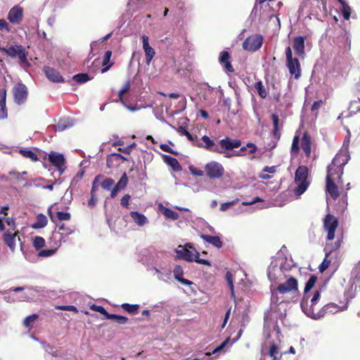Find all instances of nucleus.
I'll use <instances>...</instances> for the list:
<instances>
[{
	"label": "nucleus",
	"instance_id": "obj_1",
	"mask_svg": "<svg viewBox=\"0 0 360 360\" xmlns=\"http://www.w3.org/2000/svg\"><path fill=\"white\" fill-rule=\"evenodd\" d=\"M287 258L278 257L271 261L268 267V278L274 283H278L285 278V271L290 268V265L285 264Z\"/></svg>",
	"mask_w": 360,
	"mask_h": 360
},
{
	"label": "nucleus",
	"instance_id": "obj_2",
	"mask_svg": "<svg viewBox=\"0 0 360 360\" xmlns=\"http://www.w3.org/2000/svg\"><path fill=\"white\" fill-rule=\"evenodd\" d=\"M176 257L188 262L195 261L198 264L210 266L209 260L199 258V252L192 243L179 245L176 250Z\"/></svg>",
	"mask_w": 360,
	"mask_h": 360
},
{
	"label": "nucleus",
	"instance_id": "obj_3",
	"mask_svg": "<svg viewBox=\"0 0 360 360\" xmlns=\"http://www.w3.org/2000/svg\"><path fill=\"white\" fill-rule=\"evenodd\" d=\"M302 13L326 16L328 13L326 0H304L300 7Z\"/></svg>",
	"mask_w": 360,
	"mask_h": 360
},
{
	"label": "nucleus",
	"instance_id": "obj_4",
	"mask_svg": "<svg viewBox=\"0 0 360 360\" xmlns=\"http://www.w3.org/2000/svg\"><path fill=\"white\" fill-rule=\"evenodd\" d=\"M308 172L307 166L300 165L295 172L294 183L296 186L294 188V193L297 198L306 192L309 186Z\"/></svg>",
	"mask_w": 360,
	"mask_h": 360
},
{
	"label": "nucleus",
	"instance_id": "obj_5",
	"mask_svg": "<svg viewBox=\"0 0 360 360\" xmlns=\"http://www.w3.org/2000/svg\"><path fill=\"white\" fill-rule=\"evenodd\" d=\"M320 300V293L319 291H316L309 300L310 307H308V295H304L300 302V307L304 313L309 317H311L314 319H320L323 314L320 311H317L315 309L316 304Z\"/></svg>",
	"mask_w": 360,
	"mask_h": 360
},
{
	"label": "nucleus",
	"instance_id": "obj_6",
	"mask_svg": "<svg viewBox=\"0 0 360 360\" xmlns=\"http://www.w3.org/2000/svg\"><path fill=\"white\" fill-rule=\"evenodd\" d=\"M350 137L351 134L349 132L347 133L344 143L342 146L341 149L339 152L335 155L333 158V165H338V170L342 172V165H345L347 164L348 160L350 157L349 155V145L350 143Z\"/></svg>",
	"mask_w": 360,
	"mask_h": 360
},
{
	"label": "nucleus",
	"instance_id": "obj_7",
	"mask_svg": "<svg viewBox=\"0 0 360 360\" xmlns=\"http://www.w3.org/2000/svg\"><path fill=\"white\" fill-rule=\"evenodd\" d=\"M285 56L287 60V68L291 75H293L295 79L300 77V63L299 59L292 57V51L290 46H287L285 49Z\"/></svg>",
	"mask_w": 360,
	"mask_h": 360
},
{
	"label": "nucleus",
	"instance_id": "obj_8",
	"mask_svg": "<svg viewBox=\"0 0 360 360\" xmlns=\"http://www.w3.org/2000/svg\"><path fill=\"white\" fill-rule=\"evenodd\" d=\"M0 51L5 52V53L11 57H18L21 63H27V52L25 49L20 45H13L9 48H0Z\"/></svg>",
	"mask_w": 360,
	"mask_h": 360
},
{
	"label": "nucleus",
	"instance_id": "obj_9",
	"mask_svg": "<svg viewBox=\"0 0 360 360\" xmlns=\"http://www.w3.org/2000/svg\"><path fill=\"white\" fill-rule=\"evenodd\" d=\"M334 166H328L327 174H326V192L329 193L330 196L334 200H336L339 196L340 193L338 191V186L335 184L333 176Z\"/></svg>",
	"mask_w": 360,
	"mask_h": 360
},
{
	"label": "nucleus",
	"instance_id": "obj_10",
	"mask_svg": "<svg viewBox=\"0 0 360 360\" xmlns=\"http://www.w3.org/2000/svg\"><path fill=\"white\" fill-rule=\"evenodd\" d=\"M205 171L210 179H219L222 177L224 169L221 164L212 160L205 166Z\"/></svg>",
	"mask_w": 360,
	"mask_h": 360
},
{
	"label": "nucleus",
	"instance_id": "obj_11",
	"mask_svg": "<svg viewBox=\"0 0 360 360\" xmlns=\"http://www.w3.org/2000/svg\"><path fill=\"white\" fill-rule=\"evenodd\" d=\"M262 40V37L260 34L251 35L243 42V48L248 51H255L260 49Z\"/></svg>",
	"mask_w": 360,
	"mask_h": 360
},
{
	"label": "nucleus",
	"instance_id": "obj_12",
	"mask_svg": "<svg viewBox=\"0 0 360 360\" xmlns=\"http://www.w3.org/2000/svg\"><path fill=\"white\" fill-rule=\"evenodd\" d=\"M338 225V221L334 216L330 214L326 216L324 220V228L327 231V238L328 240L334 239L335 231Z\"/></svg>",
	"mask_w": 360,
	"mask_h": 360
},
{
	"label": "nucleus",
	"instance_id": "obj_13",
	"mask_svg": "<svg viewBox=\"0 0 360 360\" xmlns=\"http://www.w3.org/2000/svg\"><path fill=\"white\" fill-rule=\"evenodd\" d=\"M14 101L18 105H22L26 102L27 97V89L26 85L18 84L13 87Z\"/></svg>",
	"mask_w": 360,
	"mask_h": 360
},
{
	"label": "nucleus",
	"instance_id": "obj_14",
	"mask_svg": "<svg viewBox=\"0 0 360 360\" xmlns=\"http://www.w3.org/2000/svg\"><path fill=\"white\" fill-rule=\"evenodd\" d=\"M298 287V283L294 278H290L285 282L281 283L277 287V292L280 294H286L296 292Z\"/></svg>",
	"mask_w": 360,
	"mask_h": 360
},
{
	"label": "nucleus",
	"instance_id": "obj_15",
	"mask_svg": "<svg viewBox=\"0 0 360 360\" xmlns=\"http://www.w3.org/2000/svg\"><path fill=\"white\" fill-rule=\"evenodd\" d=\"M49 160L56 167L60 174L65 171V158L62 153L52 151L49 155Z\"/></svg>",
	"mask_w": 360,
	"mask_h": 360
},
{
	"label": "nucleus",
	"instance_id": "obj_16",
	"mask_svg": "<svg viewBox=\"0 0 360 360\" xmlns=\"http://www.w3.org/2000/svg\"><path fill=\"white\" fill-rule=\"evenodd\" d=\"M142 41H143V49L145 52V57H146V63L147 64H150L152 59L155 55V50L150 47L149 44V39L148 37L146 35H143L141 37Z\"/></svg>",
	"mask_w": 360,
	"mask_h": 360
},
{
	"label": "nucleus",
	"instance_id": "obj_17",
	"mask_svg": "<svg viewBox=\"0 0 360 360\" xmlns=\"http://www.w3.org/2000/svg\"><path fill=\"white\" fill-rule=\"evenodd\" d=\"M23 11L20 6H15L8 12L7 19L13 23H20L22 19Z\"/></svg>",
	"mask_w": 360,
	"mask_h": 360
},
{
	"label": "nucleus",
	"instance_id": "obj_18",
	"mask_svg": "<svg viewBox=\"0 0 360 360\" xmlns=\"http://www.w3.org/2000/svg\"><path fill=\"white\" fill-rule=\"evenodd\" d=\"M293 49L295 54L302 57L305 53V38L302 36L295 37L293 40Z\"/></svg>",
	"mask_w": 360,
	"mask_h": 360
},
{
	"label": "nucleus",
	"instance_id": "obj_19",
	"mask_svg": "<svg viewBox=\"0 0 360 360\" xmlns=\"http://www.w3.org/2000/svg\"><path fill=\"white\" fill-rule=\"evenodd\" d=\"M219 144L221 148V150H222L224 153V150H232L233 148L240 147L241 141L239 140H231L229 138L226 137L221 140Z\"/></svg>",
	"mask_w": 360,
	"mask_h": 360
},
{
	"label": "nucleus",
	"instance_id": "obj_20",
	"mask_svg": "<svg viewBox=\"0 0 360 360\" xmlns=\"http://www.w3.org/2000/svg\"><path fill=\"white\" fill-rule=\"evenodd\" d=\"M127 159L120 153H111L107 157L106 164L109 167H114L119 166L122 160H127Z\"/></svg>",
	"mask_w": 360,
	"mask_h": 360
},
{
	"label": "nucleus",
	"instance_id": "obj_21",
	"mask_svg": "<svg viewBox=\"0 0 360 360\" xmlns=\"http://www.w3.org/2000/svg\"><path fill=\"white\" fill-rule=\"evenodd\" d=\"M128 181L129 180L126 173H124L120 179L119 180V181L111 190V198H115L118 192H120V191H123V189L125 188V187L128 184Z\"/></svg>",
	"mask_w": 360,
	"mask_h": 360
},
{
	"label": "nucleus",
	"instance_id": "obj_22",
	"mask_svg": "<svg viewBox=\"0 0 360 360\" xmlns=\"http://www.w3.org/2000/svg\"><path fill=\"white\" fill-rule=\"evenodd\" d=\"M281 354H279L277 345L272 344L270 346L268 352H265L264 350L262 351L260 360H265L267 356L272 358L273 360H278L281 357Z\"/></svg>",
	"mask_w": 360,
	"mask_h": 360
},
{
	"label": "nucleus",
	"instance_id": "obj_23",
	"mask_svg": "<svg viewBox=\"0 0 360 360\" xmlns=\"http://www.w3.org/2000/svg\"><path fill=\"white\" fill-rule=\"evenodd\" d=\"M17 236L16 232L6 231L3 236V239L5 243L8 246L11 251L15 249V237Z\"/></svg>",
	"mask_w": 360,
	"mask_h": 360
},
{
	"label": "nucleus",
	"instance_id": "obj_24",
	"mask_svg": "<svg viewBox=\"0 0 360 360\" xmlns=\"http://www.w3.org/2000/svg\"><path fill=\"white\" fill-rule=\"evenodd\" d=\"M7 115L6 91L0 89V120L6 119Z\"/></svg>",
	"mask_w": 360,
	"mask_h": 360
},
{
	"label": "nucleus",
	"instance_id": "obj_25",
	"mask_svg": "<svg viewBox=\"0 0 360 360\" xmlns=\"http://www.w3.org/2000/svg\"><path fill=\"white\" fill-rule=\"evenodd\" d=\"M173 272L175 279L179 282L181 283L184 285H192V281L184 278V269L181 266L176 265L174 267Z\"/></svg>",
	"mask_w": 360,
	"mask_h": 360
},
{
	"label": "nucleus",
	"instance_id": "obj_26",
	"mask_svg": "<svg viewBox=\"0 0 360 360\" xmlns=\"http://www.w3.org/2000/svg\"><path fill=\"white\" fill-rule=\"evenodd\" d=\"M131 217L134 223H136L140 227H143L145 224L148 223V219L146 217L138 211H131Z\"/></svg>",
	"mask_w": 360,
	"mask_h": 360
},
{
	"label": "nucleus",
	"instance_id": "obj_27",
	"mask_svg": "<svg viewBox=\"0 0 360 360\" xmlns=\"http://www.w3.org/2000/svg\"><path fill=\"white\" fill-rule=\"evenodd\" d=\"M44 72L46 77L49 79L51 80L52 82H60V81L63 80V78L58 70H56L47 66L44 68Z\"/></svg>",
	"mask_w": 360,
	"mask_h": 360
},
{
	"label": "nucleus",
	"instance_id": "obj_28",
	"mask_svg": "<svg viewBox=\"0 0 360 360\" xmlns=\"http://www.w3.org/2000/svg\"><path fill=\"white\" fill-rule=\"evenodd\" d=\"M229 341V338L226 339L225 340L223 341V342L221 345L216 347V348L214 350H212V352H206L204 356H202V358H200V359L197 358V359H194L193 360H212V358H210V355L221 352L225 348V347L227 345Z\"/></svg>",
	"mask_w": 360,
	"mask_h": 360
},
{
	"label": "nucleus",
	"instance_id": "obj_29",
	"mask_svg": "<svg viewBox=\"0 0 360 360\" xmlns=\"http://www.w3.org/2000/svg\"><path fill=\"white\" fill-rule=\"evenodd\" d=\"M229 58H230V55L229 54V52L226 51H223L222 52H221V54L219 56V62L221 64H223L225 69L228 72H231L234 71V69L229 61Z\"/></svg>",
	"mask_w": 360,
	"mask_h": 360
},
{
	"label": "nucleus",
	"instance_id": "obj_30",
	"mask_svg": "<svg viewBox=\"0 0 360 360\" xmlns=\"http://www.w3.org/2000/svg\"><path fill=\"white\" fill-rule=\"evenodd\" d=\"M74 124L73 120L69 117H65L59 120L57 125L55 126L56 130L63 131L66 129L72 127Z\"/></svg>",
	"mask_w": 360,
	"mask_h": 360
},
{
	"label": "nucleus",
	"instance_id": "obj_31",
	"mask_svg": "<svg viewBox=\"0 0 360 360\" xmlns=\"http://www.w3.org/2000/svg\"><path fill=\"white\" fill-rule=\"evenodd\" d=\"M333 248L330 246L329 244H326L325 247L326 250V257L322 262V263L319 266V271L323 272L326 271V269L329 266L330 264V260L328 259V255L330 254V252L333 250Z\"/></svg>",
	"mask_w": 360,
	"mask_h": 360
},
{
	"label": "nucleus",
	"instance_id": "obj_32",
	"mask_svg": "<svg viewBox=\"0 0 360 360\" xmlns=\"http://www.w3.org/2000/svg\"><path fill=\"white\" fill-rule=\"evenodd\" d=\"M257 150L256 145L253 143H248L246 146L242 147L239 150L235 151L236 156H243L246 155V151L248 153H254Z\"/></svg>",
	"mask_w": 360,
	"mask_h": 360
},
{
	"label": "nucleus",
	"instance_id": "obj_33",
	"mask_svg": "<svg viewBox=\"0 0 360 360\" xmlns=\"http://www.w3.org/2000/svg\"><path fill=\"white\" fill-rule=\"evenodd\" d=\"M202 141L203 143L205 144L204 148H205L206 149H207L209 150L214 151V152L221 153H223V150H220V149L217 148V147H215V143L212 140H211V139L209 138L208 136H206V135L202 136Z\"/></svg>",
	"mask_w": 360,
	"mask_h": 360
},
{
	"label": "nucleus",
	"instance_id": "obj_34",
	"mask_svg": "<svg viewBox=\"0 0 360 360\" xmlns=\"http://www.w3.org/2000/svg\"><path fill=\"white\" fill-rule=\"evenodd\" d=\"M200 237L204 241L207 242L210 244L213 245L217 248H221L223 245L220 238L219 236H211L207 235H201Z\"/></svg>",
	"mask_w": 360,
	"mask_h": 360
},
{
	"label": "nucleus",
	"instance_id": "obj_35",
	"mask_svg": "<svg viewBox=\"0 0 360 360\" xmlns=\"http://www.w3.org/2000/svg\"><path fill=\"white\" fill-rule=\"evenodd\" d=\"M48 220L46 215L39 214L36 217V221L32 224V228L39 229L46 227Z\"/></svg>",
	"mask_w": 360,
	"mask_h": 360
},
{
	"label": "nucleus",
	"instance_id": "obj_36",
	"mask_svg": "<svg viewBox=\"0 0 360 360\" xmlns=\"http://www.w3.org/2000/svg\"><path fill=\"white\" fill-rule=\"evenodd\" d=\"M163 160L174 171H180L181 169V167L176 158L169 155H163Z\"/></svg>",
	"mask_w": 360,
	"mask_h": 360
},
{
	"label": "nucleus",
	"instance_id": "obj_37",
	"mask_svg": "<svg viewBox=\"0 0 360 360\" xmlns=\"http://www.w3.org/2000/svg\"><path fill=\"white\" fill-rule=\"evenodd\" d=\"M154 271L158 274V278L159 280H164V278H169V276L171 275V271L169 269L168 270H165L164 268H157L154 267Z\"/></svg>",
	"mask_w": 360,
	"mask_h": 360
},
{
	"label": "nucleus",
	"instance_id": "obj_38",
	"mask_svg": "<svg viewBox=\"0 0 360 360\" xmlns=\"http://www.w3.org/2000/svg\"><path fill=\"white\" fill-rule=\"evenodd\" d=\"M271 326H273L274 329H278L276 323L273 321V319L271 317V314L269 311H268L264 316V328L266 330H269Z\"/></svg>",
	"mask_w": 360,
	"mask_h": 360
},
{
	"label": "nucleus",
	"instance_id": "obj_39",
	"mask_svg": "<svg viewBox=\"0 0 360 360\" xmlns=\"http://www.w3.org/2000/svg\"><path fill=\"white\" fill-rule=\"evenodd\" d=\"M20 153L22 154V155L25 158L30 159L32 161H36L38 160L37 155L32 150L26 148L20 149Z\"/></svg>",
	"mask_w": 360,
	"mask_h": 360
},
{
	"label": "nucleus",
	"instance_id": "obj_40",
	"mask_svg": "<svg viewBox=\"0 0 360 360\" xmlns=\"http://www.w3.org/2000/svg\"><path fill=\"white\" fill-rule=\"evenodd\" d=\"M255 88L262 98H265L267 96L268 92L261 82L255 83Z\"/></svg>",
	"mask_w": 360,
	"mask_h": 360
},
{
	"label": "nucleus",
	"instance_id": "obj_41",
	"mask_svg": "<svg viewBox=\"0 0 360 360\" xmlns=\"http://www.w3.org/2000/svg\"><path fill=\"white\" fill-rule=\"evenodd\" d=\"M316 281V277L314 275H312L309 277V280L306 283V286L304 288V295H308V292L310 291L311 288L314 287L315 283Z\"/></svg>",
	"mask_w": 360,
	"mask_h": 360
},
{
	"label": "nucleus",
	"instance_id": "obj_42",
	"mask_svg": "<svg viewBox=\"0 0 360 360\" xmlns=\"http://www.w3.org/2000/svg\"><path fill=\"white\" fill-rule=\"evenodd\" d=\"M162 213L163 215L166 217L170 218L172 220H177L179 218V214L175 212V211L169 208L163 207Z\"/></svg>",
	"mask_w": 360,
	"mask_h": 360
},
{
	"label": "nucleus",
	"instance_id": "obj_43",
	"mask_svg": "<svg viewBox=\"0 0 360 360\" xmlns=\"http://www.w3.org/2000/svg\"><path fill=\"white\" fill-rule=\"evenodd\" d=\"M225 278L228 282V285L230 288L232 297H235L233 274L230 271H227Z\"/></svg>",
	"mask_w": 360,
	"mask_h": 360
},
{
	"label": "nucleus",
	"instance_id": "obj_44",
	"mask_svg": "<svg viewBox=\"0 0 360 360\" xmlns=\"http://www.w3.org/2000/svg\"><path fill=\"white\" fill-rule=\"evenodd\" d=\"M108 319L115 320V321L120 324H125L128 321V318H127L126 316H119V315H115V314H109Z\"/></svg>",
	"mask_w": 360,
	"mask_h": 360
},
{
	"label": "nucleus",
	"instance_id": "obj_45",
	"mask_svg": "<svg viewBox=\"0 0 360 360\" xmlns=\"http://www.w3.org/2000/svg\"><path fill=\"white\" fill-rule=\"evenodd\" d=\"M73 79L77 83H85L90 79L87 73H79L73 77Z\"/></svg>",
	"mask_w": 360,
	"mask_h": 360
},
{
	"label": "nucleus",
	"instance_id": "obj_46",
	"mask_svg": "<svg viewBox=\"0 0 360 360\" xmlns=\"http://www.w3.org/2000/svg\"><path fill=\"white\" fill-rule=\"evenodd\" d=\"M302 149L306 153V155L309 157L311 153V147L309 140L306 136H304L302 142Z\"/></svg>",
	"mask_w": 360,
	"mask_h": 360
},
{
	"label": "nucleus",
	"instance_id": "obj_47",
	"mask_svg": "<svg viewBox=\"0 0 360 360\" xmlns=\"http://www.w3.org/2000/svg\"><path fill=\"white\" fill-rule=\"evenodd\" d=\"M45 245V239L41 236H36L33 239V245L35 249L39 250Z\"/></svg>",
	"mask_w": 360,
	"mask_h": 360
},
{
	"label": "nucleus",
	"instance_id": "obj_48",
	"mask_svg": "<svg viewBox=\"0 0 360 360\" xmlns=\"http://www.w3.org/2000/svg\"><path fill=\"white\" fill-rule=\"evenodd\" d=\"M122 308L129 313H135L136 311H137L139 306L138 304L124 303L122 304Z\"/></svg>",
	"mask_w": 360,
	"mask_h": 360
},
{
	"label": "nucleus",
	"instance_id": "obj_49",
	"mask_svg": "<svg viewBox=\"0 0 360 360\" xmlns=\"http://www.w3.org/2000/svg\"><path fill=\"white\" fill-rule=\"evenodd\" d=\"M176 131L179 134L183 136H186V137L188 139V141L193 142L194 141V137L192 136L190 133H188V130H186L183 127H179L176 129Z\"/></svg>",
	"mask_w": 360,
	"mask_h": 360
},
{
	"label": "nucleus",
	"instance_id": "obj_50",
	"mask_svg": "<svg viewBox=\"0 0 360 360\" xmlns=\"http://www.w3.org/2000/svg\"><path fill=\"white\" fill-rule=\"evenodd\" d=\"M114 180L111 178H106L102 181L101 186L106 191H110L114 185Z\"/></svg>",
	"mask_w": 360,
	"mask_h": 360
},
{
	"label": "nucleus",
	"instance_id": "obj_51",
	"mask_svg": "<svg viewBox=\"0 0 360 360\" xmlns=\"http://www.w3.org/2000/svg\"><path fill=\"white\" fill-rule=\"evenodd\" d=\"M38 316L36 314H32L31 316H26L23 322L24 326L25 327H30L32 323L35 322Z\"/></svg>",
	"mask_w": 360,
	"mask_h": 360
},
{
	"label": "nucleus",
	"instance_id": "obj_52",
	"mask_svg": "<svg viewBox=\"0 0 360 360\" xmlns=\"http://www.w3.org/2000/svg\"><path fill=\"white\" fill-rule=\"evenodd\" d=\"M91 309L94 311L100 312L101 314L104 315L105 318H108L109 312H108L104 307L101 306H97V304H91Z\"/></svg>",
	"mask_w": 360,
	"mask_h": 360
},
{
	"label": "nucleus",
	"instance_id": "obj_53",
	"mask_svg": "<svg viewBox=\"0 0 360 360\" xmlns=\"http://www.w3.org/2000/svg\"><path fill=\"white\" fill-rule=\"evenodd\" d=\"M25 289L28 290L30 295H33V292H39L38 290H37L36 288H34L33 287H15V288H11L9 290H13V292H20V290H23Z\"/></svg>",
	"mask_w": 360,
	"mask_h": 360
},
{
	"label": "nucleus",
	"instance_id": "obj_54",
	"mask_svg": "<svg viewBox=\"0 0 360 360\" xmlns=\"http://www.w3.org/2000/svg\"><path fill=\"white\" fill-rule=\"evenodd\" d=\"M56 249L51 250H40L38 253V256L40 257H52L56 252Z\"/></svg>",
	"mask_w": 360,
	"mask_h": 360
},
{
	"label": "nucleus",
	"instance_id": "obj_55",
	"mask_svg": "<svg viewBox=\"0 0 360 360\" xmlns=\"http://www.w3.org/2000/svg\"><path fill=\"white\" fill-rule=\"evenodd\" d=\"M342 13L343 17L345 19L349 20L350 18V14H351L350 6H348L347 3L342 4Z\"/></svg>",
	"mask_w": 360,
	"mask_h": 360
},
{
	"label": "nucleus",
	"instance_id": "obj_56",
	"mask_svg": "<svg viewBox=\"0 0 360 360\" xmlns=\"http://www.w3.org/2000/svg\"><path fill=\"white\" fill-rule=\"evenodd\" d=\"M338 310L339 307H338V305L333 303L327 304L323 307V311H325L326 312L335 313L337 312Z\"/></svg>",
	"mask_w": 360,
	"mask_h": 360
},
{
	"label": "nucleus",
	"instance_id": "obj_57",
	"mask_svg": "<svg viewBox=\"0 0 360 360\" xmlns=\"http://www.w3.org/2000/svg\"><path fill=\"white\" fill-rule=\"evenodd\" d=\"M130 86H131V84L129 82H127L124 84V86L121 88V89L118 92V97L121 101H123L124 94H125L126 92H127L129 90Z\"/></svg>",
	"mask_w": 360,
	"mask_h": 360
},
{
	"label": "nucleus",
	"instance_id": "obj_58",
	"mask_svg": "<svg viewBox=\"0 0 360 360\" xmlns=\"http://www.w3.org/2000/svg\"><path fill=\"white\" fill-rule=\"evenodd\" d=\"M43 345L46 352L51 354L54 357H57L58 353L55 347L46 343H44Z\"/></svg>",
	"mask_w": 360,
	"mask_h": 360
},
{
	"label": "nucleus",
	"instance_id": "obj_59",
	"mask_svg": "<svg viewBox=\"0 0 360 360\" xmlns=\"http://www.w3.org/2000/svg\"><path fill=\"white\" fill-rule=\"evenodd\" d=\"M352 276L354 280H360V262L354 267L352 271Z\"/></svg>",
	"mask_w": 360,
	"mask_h": 360
},
{
	"label": "nucleus",
	"instance_id": "obj_60",
	"mask_svg": "<svg viewBox=\"0 0 360 360\" xmlns=\"http://www.w3.org/2000/svg\"><path fill=\"white\" fill-rule=\"evenodd\" d=\"M299 143H300L299 136H295L294 138V140L292 141V148H291L292 153L295 154L299 151V150H300Z\"/></svg>",
	"mask_w": 360,
	"mask_h": 360
},
{
	"label": "nucleus",
	"instance_id": "obj_61",
	"mask_svg": "<svg viewBox=\"0 0 360 360\" xmlns=\"http://www.w3.org/2000/svg\"><path fill=\"white\" fill-rule=\"evenodd\" d=\"M188 170L191 174L195 175V176H203L204 175L202 170L197 169V167L193 165L188 166Z\"/></svg>",
	"mask_w": 360,
	"mask_h": 360
},
{
	"label": "nucleus",
	"instance_id": "obj_62",
	"mask_svg": "<svg viewBox=\"0 0 360 360\" xmlns=\"http://www.w3.org/2000/svg\"><path fill=\"white\" fill-rule=\"evenodd\" d=\"M238 201V200L236 199L230 202H223L221 204L220 210L222 211H226L229 210L230 207L235 205Z\"/></svg>",
	"mask_w": 360,
	"mask_h": 360
},
{
	"label": "nucleus",
	"instance_id": "obj_63",
	"mask_svg": "<svg viewBox=\"0 0 360 360\" xmlns=\"http://www.w3.org/2000/svg\"><path fill=\"white\" fill-rule=\"evenodd\" d=\"M131 200V195L129 194H124L120 200V204L124 207L128 208L129 206V201Z\"/></svg>",
	"mask_w": 360,
	"mask_h": 360
},
{
	"label": "nucleus",
	"instance_id": "obj_64",
	"mask_svg": "<svg viewBox=\"0 0 360 360\" xmlns=\"http://www.w3.org/2000/svg\"><path fill=\"white\" fill-rule=\"evenodd\" d=\"M58 219L60 221H69L71 218V214L68 212H63V211H59L57 213Z\"/></svg>",
	"mask_w": 360,
	"mask_h": 360
}]
</instances>
